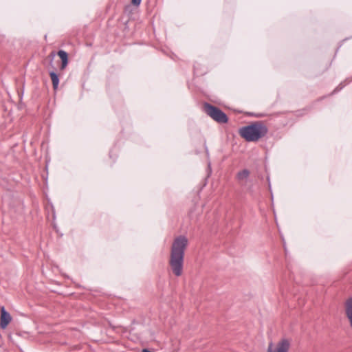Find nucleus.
Returning a JSON list of instances; mask_svg holds the SVG:
<instances>
[{"label": "nucleus", "mask_w": 352, "mask_h": 352, "mask_svg": "<svg viewBox=\"0 0 352 352\" xmlns=\"http://www.w3.org/2000/svg\"><path fill=\"white\" fill-rule=\"evenodd\" d=\"M250 175V172L249 170L243 169L236 173V179L240 185L244 186L247 183Z\"/></svg>", "instance_id": "nucleus-6"}, {"label": "nucleus", "mask_w": 352, "mask_h": 352, "mask_svg": "<svg viewBox=\"0 0 352 352\" xmlns=\"http://www.w3.org/2000/svg\"><path fill=\"white\" fill-rule=\"evenodd\" d=\"M58 55L61 59V65H60V70H63L65 69L68 64V54L64 50H59L58 52Z\"/></svg>", "instance_id": "nucleus-7"}, {"label": "nucleus", "mask_w": 352, "mask_h": 352, "mask_svg": "<svg viewBox=\"0 0 352 352\" xmlns=\"http://www.w3.org/2000/svg\"><path fill=\"white\" fill-rule=\"evenodd\" d=\"M50 78H51V80L52 82L53 88H54V89L56 90L58 88V83H59L58 76L54 72H51L50 73Z\"/></svg>", "instance_id": "nucleus-8"}, {"label": "nucleus", "mask_w": 352, "mask_h": 352, "mask_svg": "<svg viewBox=\"0 0 352 352\" xmlns=\"http://www.w3.org/2000/svg\"><path fill=\"white\" fill-rule=\"evenodd\" d=\"M291 346V341L287 338L280 339L276 346L272 342L268 345L267 352H289Z\"/></svg>", "instance_id": "nucleus-4"}, {"label": "nucleus", "mask_w": 352, "mask_h": 352, "mask_svg": "<svg viewBox=\"0 0 352 352\" xmlns=\"http://www.w3.org/2000/svg\"><path fill=\"white\" fill-rule=\"evenodd\" d=\"M203 109L208 116L218 123L224 124L227 123L228 121L227 115L215 106L205 102L203 106Z\"/></svg>", "instance_id": "nucleus-3"}, {"label": "nucleus", "mask_w": 352, "mask_h": 352, "mask_svg": "<svg viewBox=\"0 0 352 352\" xmlns=\"http://www.w3.org/2000/svg\"><path fill=\"white\" fill-rule=\"evenodd\" d=\"M142 0H131V3L133 6H139L141 3Z\"/></svg>", "instance_id": "nucleus-9"}, {"label": "nucleus", "mask_w": 352, "mask_h": 352, "mask_svg": "<svg viewBox=\"0 0 352 352\" xmlns=\"http://www.w3.org/2000/svg\"><path fill=\"white\" fill-rule=\"evenodd\" d=\"M208 168H210V162H208Z\"/></svg>", "instance_id": "nucleus-11"}, {"label": "nucleus", "mask_w": 352, "mask_h": 352, "mask_svg": "<svg viewBox=\"0 0 352 352\" xmlns=\"http://www.w3.org/2000/svg\"><path fill=\"white\" fill-rule=\"evenodd\" d=\"M267 181H268V183H269V187L270 188V178H269V177H267Z\"/></svg>", "instance_id": "nucleus-10"}, {"label": "nucleus", "mask_w": 352, "mask_h": 352, "mask_svg": "<svg viewBox=\"0 0 352 352\" xmlns=\"http://www.w3.org/2000/svg\"><path fill=\"white\" fill-rule=\"evenodd\" d=\"M188 244L187 237L182 235L176 237L172 243L169 265L176 276L182 274L184 254Z\"/></svg>", "instance_id": "nucleus-1"}, {"label": "nucleus", "mask_w": 352, "mask_h": 352, "mask_svg": "<svg viewBox=\"0 0 352 352\" xmlns=\"http://www.w3.org/2000/svg\"><path fill=\"white\" fill-rule=\"evenodd\" d=\"M267 128L261 122L257 121L239 129L240 135L248 142H256L267 133Z\"/></svg>", "instance_id": "nucleus-2"}, {"label": "nucleus", "mask_w": 352, "mask_h": 352, "mask_svg": "<svg viewBox=\"0 0 352 352\" xmlns=\"http://www.w3.org/2000/svg\"><path fill=\"white\" fill-rule=\"evenodd\" d=\"M12 320L10 314L6 311L5 307L1 309L0 327L5 329Z\"/></svg>", "instance_id": "nucleus-5"}]
</instances>
